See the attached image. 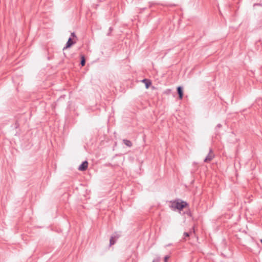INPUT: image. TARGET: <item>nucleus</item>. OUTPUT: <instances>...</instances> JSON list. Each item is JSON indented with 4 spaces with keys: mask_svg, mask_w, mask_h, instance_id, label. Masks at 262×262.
Returning a JSON list of instances; mask_svg holds the SVG:
<instances>
[{
    "mask_svg": "<svg viewBox=\"0 0 262 262\" xmlns=\"http://www.w3.org/2000/svg\"><path fill=\"white\" fill-rule=\"evenodd\" d=\"M187 206H188V204L186 202L182 200H178L171 202L170 207L182 210Z\"/></svg>",
    "mask_w": 262,
    "mask_h": 262,
    "instance_id": "f257e3e1",
    "label": "nucleus"
},
{
    "mask_svg": "<svg viewBox=\"0 0 262 262\" xmlns=\"http://www.w3.org/2000/svg\"><path fill=\"white\" fill-rule=\"evenodd\" d=\"M121 233L120 232H115L111 237L110 240V246L114 245L117 239L120 237Z\"/></svg>",
    "mask_w": 262,
    "mask_h": 262,
    "instance_id": "f03ea898",
    "label": "nucleus"
},
{
    "mask_svg": "<svg viewBox=\"0 0 262 262\" xmlns=\"http://www.w3.org/2000/svg\"><path fill=\"white\" fill-rule=\"evenodd\" d=\"M214 157V155L211 148H210L209 153L206 157L205 158L204 162L205 163L210 162Z\"/></svg>",
    "mask_w": 262,
    "mask_h": 262,
    "instance_id": "7ed1b4c3",
    "label": "nucleus"
},
{
    "mask_svg": "<svg viewBox=\"0 0 262 262\" xmlns=\"http://www.w3.org/2000/svg\"><path fill=\"white\" fill-rule=\"evenodd\" d=\"M76 43V39H73L72 37H69L68 41L66 43V46L63 47V50L70 48L72 46Z\"/></svg>",
    "mask_w": 262,
    "mask_h": 262,
    "instance_id": "20e7f679",
    "label": "nucleus"
},
{
    "mask_svg": "<svg viewBox=\"0 0 262 262\" xmlns=\"http://www.w3.org/2000/svg\"><path fill=\"white\" fill-rule=\"evenodd\" d=\"M88 166V162L87 161L83 162L79 166L78 170L80 171L85 170Z\"/></svg>",
    "mask_w": 262,
    "mask_h": 262,
    "instance_id": "39448f33",
    "label": "nucleus"
},
{
    "mask_svg": "<svg viewBox=\"0 0 262 262\" xmlns=\"http://www.w3.org/2000/svg\"><path fill=\"white\" fill-rule=\"evenodd\" d=\"M177 93L179 95V98L180 99H182L183 97V88L181 86H179L177 88Z\"/></svg>",
    "mask_w": 262,
    "mask_h": 262,
    "instance_id": "423d86ee",
    "label": "nucleus"
},
{
    "mask_svg": "<svg viewBox=\"0 0 262 262\" xmlns=\"http://www.w3.org/2000/svg\"><path fill=\"white\" fill-rule=\"evenodd\" d=\"M142 81L145 83L146 89H148L151 84L150 80L147 79H143Z\"/></svg>",
    "mask_w": 262,
    "mask_h": 262,
    "instance_id": "0eeeda50",
    "label": "nucleus"
},
{
    "mask_svg": "<svg viewBox=\"0 0 262 262\" xmlns=\"http://www.w3.org/2000/svg\"><path fill=\"white\" fill-rule=\"evenodd\" d=\"M123 143L127 147H130L132 146V143L130 141L127 140V139H123Z\"/></svg>",
    "mask_w": 262,
    "mask_h": 262,
    "instance_id": "6e6552de",
    "label": "nucleus"
},
{
    "mask_svg": "<svg viewBox=\"0 0 262 262\" xmlns=\"http://www.w3.org/2000/svg\"><path fill=\"white\" fill-rule=\"evenodd\" d=\"M85 64V59L84 56L81 57L80 64L81 66H84Z\"/></svg>",
    "mask_w": 262,
    "mask_h": 262,
    "instance_id": "1a4fd4ad",
    "label": "nucleus"
},
{
    "mask_svg": "<svg viewBox=\"0 0 262 262\" xmlns=\"http://www.w3.org/2000/svg\"><path fill=\"white\" fill-rule=\"evenodd\" d=\"M70 37H72L73 39H76V40L77 39V36L74 32L71 33Z\"/></svg>",
    "mask_w": 262,
    "mask_h": 262,
    "instance_id": "9d476101",
    "label": "nucleus"
},
{
    "mask_svg": "<svg viewBox=\"0 0 262 262\" xmlns=\"http://www.w3.org/2000/svg\"><path fill=\"white\" fill-rule=\"evenodd\" d=\"M160 257H157L155 258L152 260V262H160Z\"/></svg>",
    "mask_w": 262,
    "mask_h": 262,
    "instance_id": "9b49d317",
    "label": "nucleus"
},
{
    "mask_svg": "<svg viewBox=\"0 0 262 262\" xmlns=\"http://www.w3.org/2000/svg\"><path fill=\"white\" fill-rule=\"evenodd\" d=\"M169 258V256L168 255H166L164 257V262H167L168 259Z\"/></svg>",
    "mask_w": 262,
    "mask_h": 262,
    "instance_id": "f8f14e48",
    "label": "nucleus"
},
{
    "mask_svg": "<svg viewBox=\"0 0 262 262\" xmlns=\"http://www.w3.org/2000/svg\"><path fill=\"white\" fill-rule=\"evenodd\" d=\"M184 235L185 237H189V233L188 232H184Z\"/></svg>",
    "mask_w": 262,
    "mask_h": 262,
    "instance_id": "ddd939ff",
    "label": "nucleus"
},
{
    "mask_svg": "<svg viewBox=\"0 0 262 262\" xmlns=\"http://www.w3.org/2000/svg\"><path fill=\"white\" fill-rule=\"evenodd\" d=\"M222 124H218L216 125V128H221V127H222Z\"/></svg>",
    "mask_w": 262,
    "mask_h": 262,
    "instance_id": "4468645a",
    "label": "nucleus"
},
{
    "mask_svg": "<svg viewBox=\"0 0 262 262\" xmlns=\"http://www.w3.org/2000/svg\"><path fill=\"white\" fill-rule=\"evenodd\" d=\"M262 6V5L260 4H254L253 5V7H255V6Z\"/></svg>",
    "mask_w": 262,
    "mask_h": 262,
    "instance_id": "2eb2a0df",
    "label": "nucleus"
},
{
    "mask_svg": "<svg viewBox=\"0 0 262 262\" xmlns=\"http://www.w3.org/2000/svg\"><path fill=\"white\" fill-rule=\"evenodd\" d=\"M109 30H110V32H111L112 31V27H110V29H109ZM110 33H108V35H109V34H110Z\"/></svg>",
    "mask_w": 262,
    "mask_h": 262,
    "instance_id": "dca6fc26",
    "label": "nucleus"
},
{
    "mask_svg": "<svg viewBox=\"0 0 262 262\" xmlns=\"http://www.w3.org/2000/svg\"><path fill=\"white\" fill-rule=\"evenodd\" d=\"M261 244H262V239L261 240Z\"/></svg>",
    "mask_w": 262,
    "mask_h": 262,
    "instance_id": "f3484780",
    "label": "nucleus"
}]
</instances>
